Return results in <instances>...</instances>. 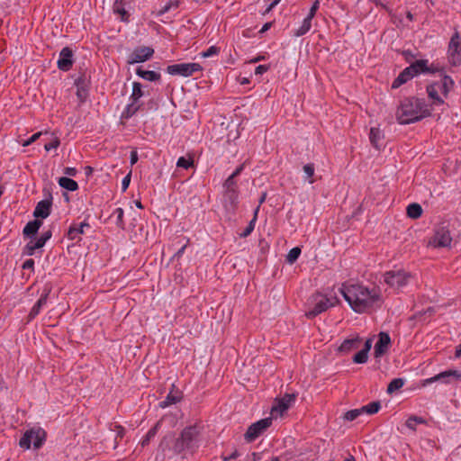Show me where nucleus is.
Wrapping results in <instances>:
<instances>
[{
    "label": "nucleus",
    "mask_w": 461,
    "mask_h": 461,
    "mask_svg": "<svg viewBox=\"0 0 461 461\" xmlns=\"http://www.w3.org/2000/svg\"><path fill=\"white\" fill-rule=\"evenodd\" d=\"M391 345V339L388 333L380 332L378 335V341L375 345V357H380L385 354Z\"/></svg>",
    "instance_id": "14"
},
{
    "label": "nucleus",
    "mask_w": 461,
    "mask_h": 461,
    "mask_svg": "<svg viewBox=\"0 0 461 461\" xmlns=\"http://www.w3.org/2000/svg\"><path fill=\"white\" fill-rule=\"evenodd\" d=\"M113 11L116 14H121L122 21H127L129 18V14L124 8V5H119L118 6L113 5Z\"/></svg>",
    "instance_id": "45"
},
{
    "label": "nucleus",
    "mask_w": 461,
    "mask_h": 461,
    "mask_svg": "<svg viewBox=\"0 0 461 461\" xmlns=\"http://www.w3.org/2000/svg\"><path fill=\"white\" fill-rule=\"evenodd\" d=\"M424 423H426V420L423 418L412 415L408 418V420L405 422V425L408 429L415 430L416 429L415 425L424 424Z\"/></svg>",
    "instance_id": "39"
},
{
    "label": "nucleus",
    "mask_w": 461,
    "mask_h": 461,
    "mask_svg": "<svg viewBox=\"0 0 461 461\" xmlns=\"http://www.w3.org/2000/svg\"><path fill=\"white\" fill-rule=\"evenodd\" d=\"M438 88L435 83L430 84L427 86V93L429 98L434 100L437 104H442L444 101L438 95Z\"/></svg>",
    "instance_id": "29"
},
{
    "label": "nucleus",
    "mask_w": 461,
    "mask_h": 461,
    "mask_svg": "<svg viewBox=\"0 0 461 461\" xmlns=\"http://www.w3.org/2000/svg\"><path fill=\"white\" fill-rule=\"evenodd\" d=\"M409 68L414 73L415 76L420 73H434L435 69L431 68L428 65L427 59H419L411 63Z\"/></svg>",
    "instance_id": "18"
},
{
    "label": "nucleus",
    "mask_w": 461,
    "mask_h": 461,
    "mask_svg": "<svg viewBox=\"0 0 461 461\" xmlns=\"http://www.w3.org/2000/svg\"><path fill=\"white\" fill-rule=\"evenodd\" d=\"M42 225V221L39 219L29 221L23 228V233L26 237H33L37 234L39 229Z\"/></svg>",
    "instance_id": "21"
},
{
    "label": "nucleus",
    "mask_w": 461,
    "mask_h": 461,
    "mask_svg": "<svg viewBox=\"0 0 461 461\" xmlns=\"http://www.w3.org/2000/svg\"><path fill=\"white\" fill-rule=\"evenodd\" d=\"M368 359V353L366 352V350H360L358 351L354 357H353V362L356 364H364Z\"/></svg>",
    "instance_id": "42"
},
{
    "label": "nucleus",
    "mask_w": 461,
    "mask_h": 461,
    "mask_svg": "<svg viewBox=\"0 0 461 461\" xmlns=\"http://www.w3.org/2000/svg\"><path fill=\"white\" fill-rule=\"evenodd\" d=\"M380 408H381L380 402L375 401V402L368 403L367 405L362 406L361 411H363V413L365 412L367 414H375L379 411Z\"/></svg>",
    "instance_id": "36"
},
{
    "label": "nucleus",
    "mask_w": 461,
    "mask_h": 461,
    "mask_svg": "<svg viewBox=\"0 0 461 461\" xmlns=\"http://www.w3.org/2000/svg\"><path fill=\"white\" fill-rule=\"evenodd\" d=\"M73 51L70 48L65 47L59 53L58 60V68L62 71H68L73 65Z\"/></svg>",
    "instance_id": "15"
},
{
    "label": "nucleus",
    "mask_w": 461,
    "mask_h": 461,
    "mask_svg": "<svg viewBox=\"0 0 461 461\" xmlns=\"http://www.w3.org/2000/svg\"><path fill=\"white\" fill-rule=\"evenodd\" d=\"M303 171L306 174L307 177L309 179V183L312 184L314 182V179H312V176L314 175V165L312 163L306 164L303 167Z\"/></svg>",
    "instance_id": "46"
},
{
    "label": "nucleus",
    "mask_w": 461,
    "mask_h": 461,
    "mask_svg": "<svg viewBox=\"0 0 461 461\" xmlns=\"http://www.w3.org/2000/svg\"><path fill=\"white\" fill-rule=\"evenodd\" d=\"M181 0H170L168 1L158 12V15H163L164 14L170 11L172 8L176 9L179 6Z\"/></svg>",
    "instance_id": "40"
},
{
    "label": "nucleus",
    "mask_w": 461,
    "mask_h": 461,
    "mask_svg": "<svg viewBox=\"0 0 461 461\" xmlns=\"http://www.w3.org/2000/svg\"><path fill=\"white\" fill-rule=\"evenodd\" d=\"M272 23H267L263 25V27L261 28V30L259 31V32L263 33L265 32H267L270 27H271Z\"/></svg>",
    "instance_id": "64"
},
{
    "label": "nucleus",
    "mask_w": 461,
    "mask_h": 461,
    "mask_svg": "<svg viewBox=\"0 0 461 461\" xmlns=\"http://www.w3.org/2000/svg\"><path fill=\"white\" fill-rule=\"evenodd\" d=\"M139 108L140 106L136 105V103H133V101H131V103L127 105L126 110L124 112L125 117L129 118L132 116L139 110Z\"/></svg>",
    "instance_id": "47"
},
{
    "label": "nucleus",
    "mask_w": 461,
    "mask_h": 461,
    "mask_svg": "<svg viewBox=\"0 0 461 461\" xmlns=\"http://www.w3.org/2000/svg\"><path fill=\"white\" fill-rule=\"evenodd\" d=\"M154 54V50L151 47L141 46L134 49L129 57L128 63H141L149 60Z\"/></svg>",
    "instance_id": "11"
},
{
    "label": "nucleus",
    "mask_w": 461,
    "mask_h": 461,
    "mask_svg": "<svg viewBox=\"0 0 461 461\" xmlns=\"http://www.w3.org/2000/svg\"><path fill=\"white\" fill-rule=\"evenodd\" d=\"M238 201V192L237 190H225L224 194V203L225 206L234 209L236 207Z\"/></svg>",
    "instance_id": "27"
},
{
    "label": "nucleus",
    "mask_w": 461,
    "mask_h": 461,
    "mask_svg": "<svg viewBox=\"0 0 461 461\" xmlns=\"http://www.w3.org/2000/svg\"><path fill=\"white\" fill-rule=\"evenodd\" d=\"M77 169L75 167H65L64 174L71 176H75L77 175Z\"/></svg>",
    "instance_id": "59"
},
{
    "label": "nucleus",
    "mask_w": 461,
    "mask_h": 461,
    "mask_svg": "<svg viewBox=\"0 0 461 461\" xmlns=\"http://www.w3.org/2000/svg\"><path fill=\"white\" fill-rule=\"evenodd\" d=\"M89 228L90 225L87 222H81L78 227L71 226L68 231V238L69 240H76L80 234L84 233V228Z\"/></svg>",
    "instance_id": "28"
},
{
    "label": "nucleus",
    "mask_w": 461,
    "mask_h": 461,
    "mask_svg": "<svg viewBox=\"0 0 461 461\" xmlns=\"http://www.w3.org/2000/svg\"><path fill=\"white\" fill-rule=\"evenodd\" d=\"M407 215L411 219H418L422 214V208L420 204L413 203L407 206Z\"/></svg>",
    "instance_id": "31"
},
{
    "label": "nucleus",
    "mask_w": 461,
    "mask_h": 461,
    "mask_svg": "<svg viewBox=\"0 0 461 461\" xmlns=\"http://www.w3.org/2000/svg\"><path fill=\"white\" fill-rule=\"evenodd\" d=\"M272 424V419L271 418H265L262 420H259L258 421L251 424L244 437L245 439L248 442L254 441L257 438H258L267 428H269Z\"/></svg>",
    "instance_id": "9"
},
{
    "label": "nucleus",
    "mask_w": 461,
    "mask_h": 461,
    "mask_svg": "<svg viewBox=\"0 0 461 461\" xmlns=\"http://www.w3.org/2000/svg\"><path fill=\"white\" fill-rule=\"evenodd\" d=\"M176 166L178 167L188 169L194 166V160L192 158L187 159L185 157H180L176 162Z\"/></svg>",
    "instance_id": "43"
},
{
    "label": "nucleus",
    "mask_w": 461,
    "mask_h": 461,
    "mask_svg": "<svg viewBox=\"0 0 461 461\" xmlns=\"http://www.w3.org/2000/svg\"><path fill=\"white\" fill-rule=\"evenodd\" d=\"M456 377V378H460L461 377V373L456 371V370H447V371H444V372H441L439 373L438 375L431 377V378H429L427 380L424 381V384L423 385H426V384H431V383H434V382H438V381H441L443 383H448L449 380L448 378L449 377Z\"/></svg>",
    "instance_id": "17"
},
{
    "label": "nucleus",
    "mask_w": 461,
    "mask_h": 461,
    "mask_svg": "<svg viewBox=\"0 0 461 461\" xmlns=\"http://www.w3.org/2000/svg\"><path fill=\"white\" fill-rule=\"evenodd\" d=\"M373 2L376 5H381L383 8H384L389 14H392V10L386 5H384L381 0H373Z\"/></svg>",
    "instance_id": "61"
},
{
    "label": "nucleus",
    "mask_w": 461,
    "mask_h": 461,
    "mask_svg": "<svg viewBox=\"0 0 461 461\" xmlns=\"http://www.w3.org/2000/svg\"><path fill=\"white\" fill-rule=\"evenodd\" d=\"M144 95L142 91V86L139 82H134L132 85V93L131 95V101L136 103Z\"/></svg>",
    "instance_id": "38"
},
{
    "label": "nucleus",
    "mask_w": 461,
    "mask_h": 461,
    "mask_svg": "<svg viewBox=\"0 0 461 461\" xmlns=\"http://www.w3.org/2000/svg\"><path fill=\"white\" fill-rule=\"evenodd\" d=\"M161 425V421L158 420L149 431L148 433L146 434V436L144 437V438L142 439L141 441V446L142 447H145L147 445H149L150 439L152 438H154L156 436V434L158 433V428L160 427Z\"/></svg>",
    "instance_id": "34"
},
{
    "label": "nucleus",
    "mask_w": 461,
    "mask_h": 461,
    "mask_svg": "<svg viewBox=\"0 0 461 461\" xmlns=\"http://www.w3.org/2000/svg\"><path fill=\"white\" fill-rule=\"evenodd\" d=\"M131 165H134L137 161H138V154H137V151L136 150H132L131 152Z\"/></svg>",
    "instance_id": "60"
},
{
    "label": "nucleus",
    "mask_w": 461,
    "mask_h": 461,
    "mask_svg": "<svg viewBox=\"0 0 461 461\" xmlns=\"http://www.w3.org/2000/svg\"><path fill=\"white\" fill-rule=\"evenodd\" d=\"M23 269H32L33 270L34 268V260L30 258V259H27L23 264V267H22Z\"/></svg>",
    "instance_id": "57"
},
{
    "label": "nucleus",
    "mask_w": 461,
    "mask_h": 461,
    "mask_svg": "<svg viewBox=\"0 0 461 461\" xmlns=\"http://www.w3.org/2000/svg\"><path fill=\"white\" fill-rule=\"evenodd\" d=\"M429 114L423 99L405 98L397 110V120L401 124H410Z\"/></svg>",
    "instance_id": "2"
},
{
    "label": "nucleus",
    "mask_w": 461,
    "mask_h": 461,
    "mask_svg": "<svg viewBox=\"0 0 461 461\" xmlns=\"http://www.w3.org/2000/svg\"><path fill=\"white\" fill-rule=\"evenodd\" d=\"M203 68L199 63H178L169 65L167 72L172 76L189 77L195 72L202 71Z\"/></svg>",
    "instance_id": "6"
},
{
    "label": "nucleus",
    "mask_w": 461,
    "mask_h": 461,
    "mask_svg": "<svg viewBox=\"0 0 461 461\" xmlns=\"http://www.w3.org/2000/svg\"><path fill=\"white\" fill-rule=\"evenodd\" d=\"M172 388H175V385L172 384ZM182 399V392L179 390L172 389L169 393L167 395L166 399L159 402V407L166 408L169 405L176 404L179 402Z\"/></svg>",
    "instance_id": "19"
},
{
    "label": "nucleus",
    "mask_w": 461,
    "mask_h": 461,
    "mask_svg": "<svg viewBox=\"0 0 461 461\" xmlns=\"http://www.w3.org/2000/svg\"><path fill=\"white\" fill-rule=\"evenodd\" d=\"M309 304L311 305V308L305 312V316L308 319H312L318 316L334 305L330 299L321 294H315L312 295Z\"/></svg>",
    "instance_id": "4"
},
{
    "label": "nucleus",
    "mask_w": 461,
    "mask_h": 461,
    "mask_svg": "<svg viewBox=\"0 0 461 461\" xmlns=\"http://www.w3.org/2000/svg\"><path fill=\"white\" fill-rule=\"evenodd\" d=\"M312 18H310L309 16H306L304 18L302 25L294 32V36L300 37V36H303V35L306 34L310 31V29L312 27Z\"/></svg>",
    "instance_id": "33"
},
{
    "label": "nucleus",
    "mask_w": 461,
    "mask_h": 461,
    "mask_svg": "<svg viewBox=\"0 0 461 461\" xmlns=\"http://www.w3.org/2000/svg\"><path fill=\"white\" fill-rule=\"evenodd\" d=\"M51 206H52V195L50 193H49L48 197L40 201L37 203L35 210L33 212V216L37 219L38 218H41V219L47 218L50 214Z\"/></svg>",
    "instance_id": "13"
},
{
    "label": "nucleus",
    "mask_w": 461,
    "mask_h": 461,
    "mask_svg": "<svg viewBox=\"0 0 461 461\" xmlns=\"http://www.w3.org/2000/svg\"><path fill=\"white\" fill-rule=\"evenodd\" d=\"M60 144V141L58 138H54L50 142L46 143L44 145V149L46 151H50L53 149H57Z\"/></svg>",
    "instance_id": "51"
},
{
    "label": "nucleus",
    "mask_w": 461,
    "mask_h": 461,
    "mask_svg": "<svg viewBox=\"0 0 461 461\" xmlns=\"http://www.w3.org/2000/svg\"><path fill=\"white\" fill-rule=\"evenodd\" d=\"M301 254V249L299 247H294L288 252L286 256V261L289 264H294L299 258Z\"/></svg>",
    "instance_id": "41"
},
{
    "label": "nucleus",
    "mask_w": 461,
    "mask_h": 461,
    "mask_svg": "<svg viewBox=\"0 0 461 461\" xmlns=\"http://www.w3.org/2000/svg\"><path fill=\"white\" fill-rule=\"evenodd\" d=\"M410 276L409 274L402 270L388 271L384 275V280L389 286L400 288L407 284Z\"/></svg>",
    "instance_id": "10"
},
{
    "label": "nucleus",
    "mask_w": 461,
    "mask_h": 461,
    "mask_svg": "<svg viewBox=\"0 0 461 461\" xmlns=\"http://www.w3.org/2000/svg\"><path fill=\"white\" fill-rule=\"evenodd\" d=\"M452 237L448 229L445 226H438L435 230V233L429 240V245L434 248H447L450 247Z\"/></svg>",
    "instance_id": "8"
},
{
    "label": "nucleus",
    "mask_w": 461,
    "mask_h": 461,
    "mask_svg": "<svg viewBox=\"0 0 461 461\" xmlns=\"http://www.w3.org/2000/svg\"><path fill=\"white\" fill-rule=\"evenodd\" d=\"M384 133L379 128L373 127L370 130L369 140L371 144L377 149L382 146Z\"/></svg>",
    "instance_id": "22"
},
{
    "label": "nucleus",
    "mask_w": 461,
    "mask_h": 461,
    "mask_svg": "<svg viewBox=\"0 0 461 461\" xmlns=\"http://www.w3.org/2000/svg\"><path fill=\"white\" fill-rule=\"evenodd\" d=\"M202 429V426L198 423L185 427L174 444V451L176 454L185 450L194 452L198 447Z\"/></svg>",
    "instance_id": "3"
},
{
    "label": "nucleus",
    "mask_w": 461,
    "mask_h": 461,
    "mask_svg": "<svg viewBox=\"0 0 461 461\" xmlns=\"http://www.w3.org/2000/svg\"><path fill=\"white\" fill-rule=\"evenodd\" d=\"M112 430L116 432V438H122L124 436V428L121 425L114 424L113 429H111Z\"/></svg>",
    "instance_id": "52"
},
{
    "label": "nucleus",
    "mask_w": 461,
    "mask_h": 461,
    "mask_svg": "<svg viewBox=\"0 0 461 461\" xmlns=\"http://www.w3.org/2000/svg\"><path fill=\"white\" fill-rule=\"evenodd\" d=\"M340 293L356 312H365L379 306L381 294L379 288L369 289L362 285H345L340 288Z\"/></svg>",
    "instance_id": "1"
},
{
    "label": "nucleus",
    "mask_w": 461,
    "mask_h": 461,
    "mask_svg": "<svg viewBox=\"0 0 461 461\" xmlns=\"http://www.w3.org/2000/svg\"><path fill=\"white\" fill-rule=\"evenodd\" d=\"M220 53V48L216 46H211L207 50L202 52L203 58H209L214 55H218Z\"/></svg>",
    "instance_id": "48"
},
{
    "label": "nucleus",
    "mask_w": 461,
    "mask_h": 461,
    "mask_svg": "<svg viewBox=\"0 0 461 461\" xmlns=\"http://www.w3.org/2000/svg\"><path fill=\"white\" fill-rule=\"evenodd\" d=\"M404 385V379L402 378H394L393 379L388 386H387V393L391 394L394 393L395 391L401 389Z\"/></svg>",
    "instance_id": "35"
},
{
    "label": "nucleus",
    "mask_w": 461,
    "mask_h": 461,
    "mask_svg": "<svg viewBox=\"0 0 461 461\" xmlns=\"http://www.w3.org/2000/svg\"><path fill=\"white\" fill-rule=\"evenodd\" d=\"M259 211V205L256 208L254 212V217L252 220L249 222L248 226L245 228V230L240 234V238H246L251 234L255 228V224L257 221L258 212Z\"/></svg>",
    "instance_id": "32"
},
{
    "label": "nucleus",
    "mask_w": 461,
    "mask_h": 461,
    "mask_svg": "<svg viewBox=\"0 0 461 461\" xmlns=\"http://www.w3.org/2000/svg\"><path fill=\"white\" fill-rule=\"evenodd\" d=\"M296 395L294 393H285L282 398L276 400V403L272 406L271 414L274 416L276 413L283 415L291 406L292 402L295 401Z\"/></svg>",
    "instance_id": "12"
},
{
    "label": "nucleus",
    "mask_w": 461,
    "mask_h": 461,
    "mask_svg": "<svg viewBox=\"0 0 461 461\" xmlns=\"http://www.w3.org/2000/svg\"><path fill=\"white\" fill-rule=\"evenodd\" d=\"M59 185L62 188L68 190V191H76L78 189L77 183L75 180H73L69 177H66V176L59 177Z\"/></svg>",
    "instance_id": "30"
},
{
    "label": "nucleus",
    "mask_w": 461,
    "mask_h": 461,
    "mask_svg": "<svg viewBox=\"0 0 461 461\" xmlns=\"http://www.w3.org/2000/svg\"><path fill=\"white\" fill-rule=\"evenodd\" d=\"M244 166L240 165L238 167L235 171L226 179L223 186L225 190H237L238 185L235 181V178L241 173L243 170Z\"/></svg>",
    "instance_id": "24"
},
{
    "label": "nucleus",
    "mask_w": 461,
    "mask_h": 461,
    "mask_svg": "<svg viewBox=\"0 0 461 461\" xmlns=\"http://www.w3.org/2000/svg\"><path fill=\"white\" fill-rule=\"evenodd\" d=\"M45 439V430L41 428H33L25 431V433L19 441V445L21 447L24 449H29L31 447V444L32 443L34 448H40L42 446Z\"/></svg>",
    "instance_id": "5"
},
{
    "label": "nucleus",
    "mask_w": 461,
    "mask_h": 461,
    "mask_svg": "<svg viewBox=\"0 0 461 461\" xmlns=\"http://www.w3.org/2000/svg\"><path fill=\"white\" fill-rule=\"evenodd\" d=\"M413 77H415L414 73L411 70L409 67L405 68L400 75L394 79V81L392 84V88H398L402 85L408 82L410 79H411Z\"/></svg>",
    "instance_id": "20"
},
{
    "label": "nucleus",
    "mask_w": 461,
    "mask_h": 461,
    "mask_svg": "<svg viewBox=\"0 0 461 461\" xmlns=\"http://www.w3.org/2000/svg\"><path fill=\"white\" fill-rule=\"evenodd\" d=\"M50 287L45 286L43 289V292L40 297V299L36 302V303L32 308L29 315H28V321H31L33 320L41 312L42 307H44L47 304L48 297L50 294Z\"/></svg>",
    "instance_id": "16"
},
{
    "label": "nucleus",
    "mask_w": 461,
    "mask_h": 461,
    "mask_svg": "<svg viewBox=\"0 0 461 461\" xmlns=\"http://www.w3.org/2000/svg\"><path fill=\"white\" fill-rule=\"evenodd\" d=\"M362 413H363V411H361V408L350 410L345 413L344 419L347 420L352 421V420H356Z\"/></svg>",
    "instance_id": "44"
},
{
    "label": "nucleus",
    "mask_w": 461,
    "mask_h": 461,
    "mask_svg": "<svg viewBox=\"0 0 461 461\" xmlns=\"http://www.w3.org/2000/svg\"><path fill=\"white\" fill-rule=\"evenodd\" d=\"M41 248H42V246L39 243L38 240H36V241L31 240L23 248V254L27 255V256H32L34 254L35 250L38 249H41Z\"/></svg>",
    "instance_id": "37"
},
{
    "label": "nucleus",
    "mask_w": 461,
    "mask_h": 461,
    "mask_svg": "<svg viewBox=\"0 0 461 461\" xmlns=\"http://www.w3.org/2000/svg\"><path fill=\"white\" fill-rule=\"evenodd\" d=\"M372 347V339H369L365 342L364 348L362 350H366V353H368Z\"/></svg>",
    "instance_id": "62"
},
{
    "label": "nucleus",
    "mask_w": 461,
    "mask_h": 461,
    "mask_svg": "<svg viewBox=\"0 0 461 461\" xmlns=\"http://www.w3.org/2000/svg\"><path fill=\"white\" fill-rule=\"evenodd\" d=\"M269 65H259L255 69L256 75H262L269 69Z\"/></svg>",
    "instance_id": "55"
},
{
    "label": "nucleus",
    "mask_w": 461,
    "mask_h": 461,
    "mask_svg": "<svg viewBox=\"0 0 461 461\" xmlns=\"http://www.w3.org/2000/svg\"><path fill=\"white\" fill-rule=\"evenodd\" d=\"M41 135V132L34 133L31 138H29L27 140L24 141L23 146H28V145L32 144L36 140H38Z\"/></svg>",
    "instance_id": "56"
},
{
    "label": "nucleus",
    "mask_w": 461,
    "mask_h": 461,
    "mask_svg": "<svg viewBox=\"0 0 461 461\" xmlns=\"http://www.w3.org/2000/svg\"><path fill=\"white\" fill-rule=\"evenodd\" d=\"M136 74L141 78L150 82L158 81L160 79V74L152 70H144L141 67H139L136 69Z\"/></svg>",
    "instance_id": "26"
},
{
    "label": "nucleus",
    "mask_w": 461,
    "mask_h": 461,
    "mask_svg": "<svg viewBox=\"0 0 461 461\" xmlns=\"http://www.w3.org/2000/svg\"><path fill=\"white\" fill-rule=\"evenodd\" d=\"M319 5H320V1L315 0L312 5L307 16H309L310 18H313L315 16V14H316L318 8H319Z\"/></svg>",
    "instance_id": "53"
},
{
    "label": "nucleus",
    "mask_w": 461,
    "mask_h": 461,
    "mask_svg": "<svg viewBox=\"0 0 461 461\" xmlns=\"http://www.w3.org/2000/svg\"><path fill=\"white\" fill-rule=\"evenodd\" d=\"M131 175L130 172L127 176H125L122 181V191H126V189L129 187L130 182H131Z\"/></svg>",
    "instance_id": "54"
},
{
    "label": "nucleus",
    "mask_w": 461,
    "mask_h": 461,
    "mask_svg": "<svg viewBox=\"0 0 461 461\" xmlns=\"http://www.w3.org/2000/svg\"><path fill=\"white\" fill-rule=\"evenodd\" d=\"M113 214H116V224L123 228L124 222H123V210L122 208H117Z\"/></svg>",
    "instance_id": "49"
},
{
    "label": "nucleus",
    "mask_w": 461,
    "mask_h": 461,
    "mask_svg": "<svg viewBox=\"0 0 461 461\" xmlns=\"http://www.w3.org/2000/svg\"><path fill=\"white\" fill-rule=\"evenodd\" d=\"M186 246H187V244L183 245V246H182V247H181V248H180V249H179L175 253L174 258H180V257L183 255V253H184V251H185V249Z\"/></svg>",
    "instance_id": "63"
},
{
    "label": "nucleus",
    "mask_w": 461,
    "mask_h": 461,
    "mask_svg": "<svg viewBox=\"0 0 461 461\" xmlns=\"http://www.w3.org/2000/svg\"><path fill=\"white\" fill-rule=\"evenodd\" d=\"M448 59L453 66H459L461 64V35L458 32H456L450 39Z\"/></svg>",
    "instance_id": "7"
},
{
    "label": "nucleus",
    "mask_w": 461,
    "mask_h": 461,
    "mask_svg": "<svg viewBox=\"0 0 461 461\" xmlns=\"http://www.w3.org/2000/svg\"><path fill=\"white\" fill-rule=\"evenodd\" d=\"M361 343V339L357 337L355 339H345L339 348V350L341 352H348L352 349H357Z\"/></svg>",
    "instance_id": "25"
},
{
    "label": "nucleus",
    "mask_w": 461,
    "mask_h": 461,
    "mask_svg": "<svg viewBox=\"0 0 461 461\" xmlns=\"http://www.w3.org/2000/svg\"><path fill=\"white\" fill-rule=\"evenodd\" d=\"M52 232L50 230L44 231L41 236L37 240L39 243L43 247L45 243L51 238Z\"/></svg>",
    "instance_id": "50"
},
{
    "label": "nucleus",
    "mask_w": 461,
    "mask_h": 461,
    "mask_svg": "<svg viewBox=\"0 0 461 461\" xmlns=\"http://www.w3.org/2000/svg\"><path fill=\"white\" fill-rule=\"evenodd\" d=\"M435 84L442 95L447 96L454 86V81L449 76H444L439 82H436Z\"/></svg>",
    "instance_id": "23"
},
{
    "label": "nucleus",
    "mask_w": 461,
    "mask_h": 461,
    "mask_svg": "<svg viewBox=\"0 0 461 461\" xmlns=\"http://www.w3.org/2000/svg\"><path fill=\"white\" fill-rule=\"evenodd\" d=\"M238 456H240V453L237 449H235L230 456H223V461H230L231 459H236Z\"/></svg>",
    "instance_id": "58"
}]
</instances>
